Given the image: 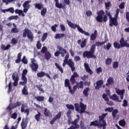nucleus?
Here are the masks:
<instances>
[{
  "instance_id": "obj_1",
  "label": "nucleus",
  "mask_w": 129,
  "mask_h": 129,
  "mask_svg": "<svg viewBox=\"0 0 129 129\" xmlns=\"http://www.w3.org/2000/svg\"><path fill=\"white\" fill-rule=\"evenodd\" d=\"M104 41L103 42H96L95 44H93L90 51L86 50L83 53V56L84 58H87V59H90V58H93V59L96 58V56L94 55V53L95 52V48H96V46L99 47V46H102V45H104L105 43L108 41V38L107 36H105Z\"/></svg>"
},
{
  "instance_id": "obj_2",
  "label": "nucleus",
  "mask_w": 129,
  "mask_h": 129,
  "mask_svg": "<svg viewBox=\"0 0 129 129\" xmlns=\"http://www.w3.org/2000/svg\"><path fill=\"white\" fill-rule=\"evenodd\" d=\"M105 13L106 15H105ZM97 16L96 18V20L98 23H102V22L106 23V22L108 21L107 16L108 17H109V21L112 19L111 14L107 10H106L105 12H104L103 10H100L97 13Z\"/></svg>"
},
{
  "instance_id": "obj_3",
  "label": "nucleus",
  "mask_w": 129,
  "mask_h": 129,
  "mask_svg": "<svg viewBox=\"0 0 129 129\" xmlns=\"http://www.w3.org/2000/svg\"><path fill=\"white\" fill-rule=\"evenodd\" d=\"M108 114V113H103L101 116H99V122L98 120H96L95 121H92L90 124V126H92V125H94V126H99V127H102L103 129L106 128V121L104 120V118L106 115Z\"/></svg>"
},
{
  "instance_id": "obj_4",
  "label": "nucleus",
  "mask_w": 129,
  "mask_h": 129,
  "mask_svg": "<svg viewBox=\"0 0 129 129\" xmlns=\"http://www.w3.org/2000/svg\"><path fill=\"white\" fill-rule=\"evenodd\" d=\"M74 106L75 107L76 111L82 114L83 113H89V112H87L86 111V107L87 106L86 105H85L82 103V102H80V105L78 103H75Z\"/></svg>"
},
{
  "instance_id": "obj_5",
  "label": "nucleus",
  "mask_w": 129,
  "mask_h": 129,
  "mask_svg": "<svg viewBox=\"0 0 129 129\" xmlns=\"http://www.w3.org/2000/svg\"><path fill=\"white\" fill-rule=\"evenodd\" d=\"M64 87L68 88L69 92L73 95L75 92L77 90V87H78V85H76L73 86V90L72 88H71V86L70 85V82L69 81V79H66L64 81Z\"/></svg>"
},
{
  "instance_id": "obj_6",
  "label": "nucleus",
  "mask_w": 129,
  "mask_h": 129,
  "mask_svg": "<svg viewBox=\"0 0 129 129\" xmlns=\"http://www.w3.org/2000/svg\"><path fill=\"white\" fill-rule=\"evenodd\" d=\"M119 11H120L119 9H117L116 10V12L114 17L111 18V20H109V27H112L113 26H115V27H117V26L118 25L117 19L118 18V14H119Z\"/></svg>"
},
{
  "instance_id": "obj_7",
  "label": "nucleus",
  "mask_w": 129,
  "mask_h": 129,
  "mask_svg": "<svg viewBox=\"0 0 129 129\" xmlns=\"http://www.w3.org/2000/svg\"><path fill=\"white\" fill-rule=\"evenodd\" d=\"M27 38L31 40V42H33L34 40V34H33V32L31 31L29 29L26 28L24 29V32L23 33V37L24 38Z\"/></svg>"
},
{
  "instance_id": "obj_8",
  "label": "nucleus",
  "mask_w": 129,
  "mask_h": 129,
  "mask_svg": "<svg viewBox=\"0 0 129 129\" xmlns=\"http://www.w3.org/2000/svg\"><path fill=\"white\" fill-rule=\"evenodd\" d=\"M57 48L58 49V51L54 53V56L55 57H59V55L60 54L61 57H65V54L68 53L67 50L60 46H57Z\"/></svg>"
},
{
  "instance_id": "obj_9",
  "label": "nucleus",
  "mask_w": 129,
  "mask_h": 129,
  "mask_svg": "<svg viewBox=\"0 0 129 129\" xmlns=\"http://www.w3.org/2000/svg\"><path fill=\"white\" fill-rule=\"evenodd\" d=\"M21 105H22V103L20 101H17L16 103H10L7 107L6 109L9 110L10 114H12V109H14V108L20 107Z\"/></svg>"
},
{
  "instance_id": "obj_10",
  "label": "nucleus",
  "mask_w": 129,
  "mask_h": 129,
  "mask_svg": "<svg viewBox=\"0 0 129 129\" xmlns=\"http://www.w3.org/2000/svg\"><path fill=\"white\" fill-rule=\"evenodd\" d=\"M66 64H67L69 67H70L72 72L75 71V63H74V61H73L72 59L70 58L69 59V61L63 60V63H62L63 67H65V66H66Z\"/></svg>"
},
{
  "instance_id": "obj_11",
  "label": "nucleus",
  "mask_w": 129,
  "mask_h": 129,
  "mask_svg": "<svg viewBox=\"0 0 129 129\" xmlns=\"http://www.w3.org/2000/svg\"><path fill=\"white\" fill-rule=\"evenodd\" d=\"M31 64H30V67L34 72H37L39 68V65L37 63V60L35 58H31Z\"/></svg>"
},
{
  "instance_id": "obj_12",
  "label": "nucleus",
  "mask_w": 129,
  "mask_h": 129,
  "mask_svg": "<svg viewBox=\"0 0 129 129\" xmlns=\"http://www.w3.org/2000/svg\"><path fill=\"white\" fill-rule=\"evenodd\" d=\"M67 22L69 27L72 28L73 29H75L76 28H77L80 33H81V34H83L84 30H83V29L81 28V27H80L79 25L77 24H74L73 23L71 22V21H69V20H67Z\"/></svg>"
},
{
  "instance_id": "obj_13",
  "label": "nucleus",
  "mask_w": 129,
  "mask_h": 129,
  "mask_svg": "<svg viewBox=\"0 0 129 129\" xmlns=\"http://www.w3.org/2000/svg\"><path fill=\"white\" fill-rule=\"evenodd\" d=\"M78 77H79V75H78L76 72H74L73 75H72L70 79V81L71 83H72V85H74V84H75V82H76L75 78H77Z\"/></svg>"
},
{
  "instance_id": "obj_14",
  "label": "nucleus",
  "mask_w": 129,
  "mask_h": 129,
  "mask_svg": "<svg viewBox=\"0 0 129 129\" xmlns=\"http://www.w3.org/2000/svg\"><path fill=\"white\" fill-rule=\"evenodd\" d=\"M62 115V112H59L55 116L52 118V120L50 121V124H54L55 121L57 120V119H59V118H61V116Z\"/></svg>"
},
{
  "instance_id": "obj_15",
  "label": "nucleus",
  "mask_w": 129,
  "mask_h": 129,
  "mask_svg": "<svg viewBox=\"0 0 129 129\" xmlns=\"http://www.w3.org/2000/svg\"><path fill=\"white\" fill-rule=\"evenodd\" d=\"M29 123V118L26 117L25 119L24 118L22 119V122H21V128L22 129H25L27 127V125H28V123Z\"/></svg>"
},
{
  "instance_id": "obj_16",
  "label": "nucleus",
  "mask_w": 129,
  "mask_h": 129,
  "mask_svg": "<svg viewBox=\"0 0 129 129\" xmlns=\"http://www.w3.org/2000/svg\"><path fill=\"white\" fill-rule=\"evenodd\" d=\"M84 66L87 73H88L90 75H92L93 74V72H92V70L90 69V67H89V64H88V63L85 62Z\"/></svg>"
},
{
  "instance_id": "obj_17",
  "label": "nucleus",
  "mask_w": 129,
  "mask_h": 129,
  "mask_svg": "<svg viewBox=\"0 0 129 129\" xmlns=\"http://www.w3.org/2000/svg\"><path fill=\"white\" fill-rule=\"evenodd\" d=\"M37 77H39V78L44 77V76H46V77H47V78H49V79H51V76H50V75H49V74H46L44 72H40L38 73L37 74Z\"/></svg>"
},
{
  "instance_id": "obj_18",
  "label": "nucleus",
  "mask_w": 129,
  "mask_h": 129,
  "mask_svg": "<svg viewBox=\"0 0 129 129\" xmlns=\"http://www.w3.org/2000/svg\"><path fill=\"white\" fill-rule=\"evenodd\" d=\"M96 86L95 87L96 90H99L100 88H101L102 85H103V81L100 80L96 82Z\"/></svg>"
},
{
  "instance_id": "obj_19",
  "label": "nucleus",
  "mask_w": 129,
  "mask_h": 129,
  "mask_svg": "<svg viewBox=\"0 0 129 129\" xmlns=\"http://www.w3.org/2000/svg\"><path fill=\"white\" fill-rule=\"evenodd\" d=\"M55 2V7L58 9H64L65 8V4H62V3L59 4V0H54Z\"/></svg>"
},
{
  "instance_id": "obj_20",
  "label": "nucleus",
  "mask_w": 129,
  "mask_h": 129,
  "mask_svg": "<svg viewBox=\"0 0 129 129\" xmlns=\"http://www.w3.org/2000/svg\"><path fill=\"white\" fill-rule=\"evenodd\" d=\"M79 121V119L76 118V119H75L73 121H72V122H71L72 124H73V125H74V127H75V128H76V129L79 128V127H80V125H79L78 124Z\"/></svg>"
},
{
  "instance_id": "obj_21",
  "label": "nucleus",
  "mask_w": 129,
  "mask_h": 129,
  "mask_svg": "<svg viewBox=\"0 0 129 129\" xmlns=\"http://www.w3.org/2000/svg\"><path fill=\"white\" fill-rule=\"evenodd\" d=\"M110 99L118 101V102H121V100H119L118 97L116 94H113L112 96H110Z\"/></svg>"
},
{
  "instance_id": "obj_22",
  "label": "nucleus",
  "mask_w": 129,
  "mask_h": 129,
  "mask_svg": "<svg viewBox=\"0 0 129 129\" xmlns=\"http://www.w3.org/2000/svg\"><path fill=\"white\" fill-rule=\"evenodd\" d=\"M22 93L23 95H29V92H28V88L27 86H24L22 91Z\"/></svg>"
},
{
  "instance_id": "obj_23",
  "label": "nucleus",
  "mask_w": 129,
  "mask_h": 129,
  "mask_svg": "<svg viewBox=\"0 0 129 129\" xmlns=\"http://www.w3.org/2000/svg\"><path fill=\"white\" fill-rule=\"evenodd\" d=\"M126 43L127 42L125 41H124V38L122 37L119 40V43H120V45H121V46L122 48L125 47V45L126 44Z\"/></svg>"
},
{
  "instance_id": "obj_24",
  "label": "nucleus",
  "mask_w": 129,
  "mask_h": 129,
  "mask_svg": "<svg viewBox=\"0 0 129 129\" xmlns=\"http://www.w3.org/2000/svg\"><path fill=\"white\" fill-rule=\"evenodd\" d=\"M34 7L35 9H37L38 10H42L44 8V5L41 4L36 3L34 5Z\"/></svg>"
},
{
  "instance_id": "obj_25",
  "label": "nucleus",
  "mask_w": 129,
  "mask_h": 129,
  "mask_svg": "<svg viewBox=\"0 0 129 129\" xmlns=\"http://www.w3.org/2000/svg\"><path fill=\"white\" fill-rule=\"evenodd\" d=\"M113 46L115 49H119L120 48H122L121 47V45H120V43L115 41L113 43Z\"/></svg>"
},
{
  "instance_id": "obj_26",
  "label": "nucleus",
  "mask_w": 129,
  "mask_h": 129,
  "mask_svg": "<svg viewBox=\"0 0 129 129\" xmlns=\"http://www.w3.org/2000/svg\"><path fill=\"white\" fill-rule=\"evenodd\" d=\"M51 57H52V55H51V53H50V52L47 51L45 52L44 54V58L45 60H49L51 59Z\"/></svg>"
},
{
  "instance_id": "obj_27",
  "label": "nucleus",
  "mask_w": 129,
  "mask_h": 129,
  "mask_svg": "<svg viewBox=\"0 0 129 129\" xmlns=\"http://www.w3.org/2000/svg\"><path fill=\"white\" fill-rule=\"evenodd\" d=\"M22 80L23 81H20L19 82V84L20 85H22V86H26V84H27V81H28V79H25L24 78H22Z\"/></svg>"
},
{
  "instance_id": "obj_28",
  "label": "nucleus",
  "mask_w": 129,
  "mask_h": 129,
  "mask_svg": "<svg viewBox=\"0 0 129 129\" xmlns=\"http://www.w3.org/2000/svg\"><path fill=\"white\" fill-rule=\"evenodd\" d=\"M55 66L60 71V73H64V71H63V69L62 68V67L60 66L58 63L55 62L54 63Z\"/></svg>"
},
{
  "instance_id": "obj_29",
  "label": "nucleus",
  "mask_w": 129,
  "mask_h": 129,
  "mask_svg": "<svg viewBox=\"0 0 129 129\" xmlns=\"http://www.w3.org/2000/svg\"><path fill=\"white\" fill-rule=\"evenodd\" d=\"M35 99L39 102L44 101L45 97L44 96H38L35 97Z\"/></svg>"
},
{
  "instance_id": "obj_30",
  "label": "nucleus",
  "mask_w": 129,
  "mask_h": 129,
  "mask_svg": "<svg viewBox=\"0 0 129 129\" xmlns=\"http://www.w3.org/2000/svg\"><path fill=\"white\" fill-rule=\"evenodd\" d=\"M17 58L18 59H17L15 60L16 63H20L22 60V52H20L17 55Z\"/></svg>"
},
{
  "instance_id": "obj_31",
  "label": "nucleus",
  "mask_w": 129,
  "mask_h": 129,
  "mask_svg": "<svg viewBox=\"0 0 129 129\" xmlns=\"http://www.w3.org/2000/svg\"><path fill=\"white\" fill-rule=\"evenodd\" d=\"M118 124L120 126H125V124H126V122H125V120L124 119H122L121 120H120L118 121Z\"/></svg>"
},
{
  "instance_id": "obj_32",
  "label": "nucleus",
  "mask_w": 129,
  "mask_h": 129,
  "mask_svg": "<svg viewBox=\"0 0 129 129\" xmlns=\"http://www.w3.org/2000/svg\"><path fill=\"white\" fill-rule=\"evenodd\" d=\"M63 37H65V34L63 33H58L55 34L54 38L55 39H61V38H63Z\"/></svg>"
},
{
  "instance_id": "obj_33",
  "label": "nucleus",
  "mask_w": 129,
  "mask_h": 129,
  "mask_svg": "<svg viewBox=\"0 0 129 129\" xmlns=\"http://www.w3.org/2000/svg\"><path fill=\"white\" fill-rule=\"evenodd\" d=\"M118 113V110L117 109H113L112 111V116L113 118H115L116 117V114Z\"/></svg>"
},
{
  "instance_id": "obj_34",
  "label": "nucleus",
  "mask_w": 129,
  "mask_h": 129,
  "mask_svg": "<svg viewBox=\"0 0 129 129\" xmlns=\"http://www.w3.org/2000/svg\"><path fill=\"white\" fill-rule=\"evenodd\" d=\"M88 91H89V88H86L84 90L83 94L85 97H88Z\"/></svg>"
},
{
  "instance_id": "obj_35",
  "label": "nucleus",
  "mask_w": 129,
  "mask_h": 129,
  "mask_svg": "<svg viewBox=\"0 0 129 129\" xmlns=\"http://www.w3.org/2000/svg\"><path fill=\"white\" fill-rule=\"evenodd\" d=\"M44 114L45 116H50L51 114V112H50V111L47 109V108H44Z\"/></svg>"
},
{
  "instance_id": "obj_36",
  "label": "nucleus",
  "mask_w": 129,
  "mask_h": 129,
  "mask_svg": "<svg viewBox=\"0 0 129 129\" xmlns=\"http://www.w3.org/2000/svg\"><path fill=\"white\" fill-rule=\"evenodd\" d=\"M116 93L118 94V95H123V94H124V92H125V90L124 89H123V90H117L116 91Z\"/></svg>"
},
{
  "instance_id": "obj_37",
  "label": "nucleus",
  "mask_w": 129,
  "mask_h": 129,
  "mask_svg": "<svg viewBox=\"0 0 129 129\" xmlns=\"http://www.w3.org/2000/svg\"><path fill=\"white\" fill-rule=\"evenodd\" d=\"M87 41V39H85L81 43V47L82 48H85L86 46V42Z\"/></svg>"
},
{
  "instance_id": "obj_38",
  "label": "nucleus",
  "mask_w": 129,
  "mask_h": 129,
  "mask_svg": "<svg viewBox=\"0 0 129 129\" xmlns=\"http://www.w3.org/2000/svg\"><path fill=\"white\" fill-rule=\"evenodd\" d=\"M48 37V33L46 32L44 33L41 37V41L42 42H44L47 39Z\"/></svg>"
},
{
  "instance_id": "obj_39",
  "label": "nucleus",
  "mask_w": 129,
  "mask_h": 129,
  "mask_svg": "<svg viewBox=\"0 0 129 129\" xmlns=\"http://www.w3.org/2000/svg\"><path fill=\"white\" fill-rule=\"evenodd\" d=\"M12 78L14 81H18L19 80V77L17 75V73H14L12 75Z\"/></svg>"
},
{
  "instance_id": "obj_40",
  "label": "nucleus",
  "mask_w": 129,
  "mask_h": 129,
  "mask_svg": "<svg viewBox=\"0 0 129 129\" xmlns=\"http://www.w3.org/2000/svg\"><path fill=\"white\" fill-rule=\"evenodd\" d=\"M47 14V8H43L41 11V15L42 17H44Z\"/></svg>"
},
{
  "instance_id": "obj_41",
  "label": "nucleus",
  "mask_w": 129,
  "mask_h": 129,
  "mask_svg": "<svg viewBox=\"0 0 129 129\" xmlns=\"http://www.w3.org/2000/svg\"><path fill=\"white\" fill-rule=\"evenodd\" d=\"M27 73H28V70L27 69L23 70L22 72V78L27 79V77H26V75H27Z\"/></svg>"
},
{
  "instance_id": "obj_42",
  "label": "nucleus",
  "mask_w": 129,
  "mask_h": 129,
  "mask_svg": "<svg viewBox=\"0 0 129 129\" xmlns=\"http://www.w3.org/2000/svg\"><path fill=\"white\" fill-rule=\"evenodd\" d=\"M105 9H106L107 11H109V8L111 7V3H110V2L107 3H105Z\"/></svg>"
},
{
  "instance_id": "obj_43",
  "label": "nucleus",
  "mask_w": 129,
  "mask_h": 129,
  "mask_svg": "<svg viewBox=\"0 0 129 129\" xmlns=\"http://www.w3.org/2000/svg\"><path fill=\"white\" fill-rule=\"evenodd\" d=\"M66 107H67L68 108V109H69V110H70L71 109V110H74L75 107L72 104H67L66 105Z\"/></svg>"
},
{
  "instance_id": "obj_44",
  "label": "nucleus",
  "mask_w": 129,
  "mask_h": 129,
  "mask_svg": "<svg viewBox=\"0 0 129 129\" xmlns=\"http://www.w3.org/2000/svg\"><path fill=\"white\" fill-rule=\"evenodd\" d=\"M41 117V113L40 112H37V114L35 115V118L37 120V121H39L40 120V118Z\"/></svg>"
},
{
  "instance_id": "obj_45",
  "label": "nucleus",
  "mask_w": 129,
  "mask_h": 129,
  "mask_svg": "<svg viewBox=\"0 0 129 129\" xmlns=\"http://www.w3.org/2000/svg\"><path fill=\"white\" fill-rule=\"evenodd\" d=\"M30 3H31V2H30L29 1H27L25 2H24V3L23 5V8H28H28H30V5H29Z\"/></svg>"
},
{
  "instance_id": "obj_46",
  "label": "nucleus",
  "mask_w": 129,
  "mask_h": 129,
  "mask_svg": "<svg viewBox=\"0 0 129 129\" xmlns=\"http://www.w3.org/2000/svg\"><path fill=\"white\" fill-rule=\"evenodd\" d=\"M111 62H112V59L110 58H107L105 60L106 65H110V64H111Z\"/></svg>"
},
{
  "instance_id": "obj_47",
  "label": "nucleus",
  "mask_w": 129,
  "mask_h": 129,
  "mask_svg": "<svg viewBox=\"0 0 129 129\" xmlns=\"http://www.w3.org/2000/svg\"><path fill=\"white\" fill-rule=\"evenodd\" d=\"M110 48H111V43H108V44H107L106 45V46L105 45L104 46V49L107 50V51H108L109 49H110Z\"/></svg>"
},
{
  "instance_id": "obj_48",
  "label": "nucleus",
  "mask_w": 129,
  "mask_h": 129,
  "mask_svg": "<svg viewBox=\"0 0 129 129\" xmlns=\"http://www.w3.org/2000/svg\"><path fill=\"white\" fill-rule=\"evenodd\" d=\"M42 47V44L40 41H38L36 44V48L38 50H40Z\"/></svg>"
},
{
  "instance_id": "obj_49",
  "label": "nucleus",
  "mask_w": 129,
  "mask_h": 129,
  "mask_svg": "<svg viewBox=\"0 0 129 129\" xmlns=\"http://www.w3.org/2000/svg\"><path fill=\"white\" fill-rule=\"evenodd\" d=\"M18 19H19V16L17 15L10 16L8 18L10 21H11V20H18Z\"/></svg>"
},
{
  "instance_id": "obj_50",
  "label": "nucleus",
  "mask_w": 129,
  "mask_h": 129,
  "mask_svg": "<svg viewBox=\"0 0 129 129\" xmlns=\"http://www.w3.org/2000/svg\"><path fill=\"white\" fill-rule=\"evenodd\" d=\"M107 82L109 83V84L111 85L113 83V78L112 77H109L107 80Z\"/></svg>"
},
{
  "instance_id": "obj_51",
  "label": "nucleus",
  "mask_w": 129,
  "mask_h": 129,
  "mask_svg": "<svg viewBox=\"0 0 129 129\" xmlns=\"http://www.w3.org/2000/svg\"><path fill=\"white\" fill-rule=\"evenodd\" d=\"M11 44L12 45H16V44H18V39H16V38H13L11 40Z\"/></svg>"
},
{
  "instance_id": "obj_52",
  "label": "nucleus",
  "mask_w": 129,
  "mask_h": 129,
  "mask_svg": "<svg viewBox=\"0 0 129 129\" xmlns=\"http://www.w3.org/2000/svg\"><path fill=\"white\" fill-rule=\"evenodd\" d=\"M113 111V107H108V108H106L105 109V112H112V111Z\"/></svg>"
},
{
  "instance_id": "obj_53",
  "label": "nucleus",
  "mask_w": 129,
  "mask_h": 129,
  "mask_svg": "<svg viewBox=\"0 0 129 129\" xmlns=\"http://www.w3.org/2000/svg\"><path fill=\"white\" fill-rule=\"evenodd\" d=\"M7 12H9V13H11V14H14L15 13V9L13 7H11L8 9H7Z\"/></svg>"
},
{
  "instance_id": "obj_54",
  "label": "nucleus",
  "mask_w": 129,
  "mask_h": 129,
  "mask_svg": "<svg viewBox=\"0 0 129 129\" xmlns=\"http://www.w3.org/2000/svg\"><path fill=\"white\" fill-rule=\"evenodd\" d=\"M21 61H22V63H24V64H28V59H27L26 56H23Z\"/></svg>"
},
{
  "instance_id": "obj_55",
  "label": "nucleus",
  "mask_w": 129,
  "mask_h": 129,
  "mask_svg": "<svg viewBox=\"0 0 129 129\" xmlns=\"http://www.w3.org/2000/svg\"><path fill=\"white\" fill-rule=\"evenodd\" d=\"M118 67V61L113 62V68L116 69Z\"/></svg>"
},
{
  "instance_id": "obj_56",
  "label": "nucleus",
  "mask_w": 129,
  "mask_h": 129,
  "mask_svg": "<svg viewBox=\"0 0 129 129\" xmlns=\"http://www.w3.org/2000/svg\"><path fill=\"white\" fill-rule=\"evenodd\" d=\"M80 127L81 129H87L86 128V126H85V125H84V123L83 122V121H82V120L80 121Z\"/></svg>"
},
{
  "instance_id": "obj_57",
  "label": "nucleus",
  "mask_w": 129,
  "mask_h": 129,
  "mask_svg": "<svg viewBox=\"0 0 129 129\" xmlns=\"http://www.w3.org/2000/svg\"><path fill=\"white\" fill-rule=\"evenodd\" d=\"M8 93H10L12 92V82H10L8 84Z\"/></svg>"
},
{
  "instance_id": "obj_58",
  "label": "nucleus",
  "mask_w": 129,
  "mask_h": 129,
  "mask_svg": "<svg viewBox=\"0 0 129 129\" xmlns=\"http://www.w3.org/2000/svg\"><path fill=\"white\" fill-rule=\"evenodd\" d=\"M97 37V35L95 34H93V33L91 35L90 39L91 41H94L96 39V37Z\"/></svg>"
},
{
  "instance_id": "obj_59",
  "label": "nucleus",
  "mask_w": 129,
  "mask_h": 129,
  "mask_svg": "<svg viewBox=\"0 0 129 129\" xmlns=\"http://www.w3.org/2000/svg\"><path fill=\"white\" fill-rule=\"evenodd\" d=\"M47 51L48 50L47 49V47L46 46H44L41 49V53L45 54L46 53H47V52H48Z\"/></svg>"
},
{
  "instance_id": "obj_60",
  "label": "nucleus",
  "mask_w": 129,
  "mask_h": 129,
  "mask_svg": "<svg viewBox=\"0 0 129 129\" xmlns=\"http://www.w3.org/2000/svg\"><path fill=\"white\" fill-rule=\"evenodd\" d=\"M42 85H40L39 86H36L37 88H38V90L39 91H41V92H42V93H44V92H45V91H44V90L43 89V88H41V87H42Z\"/></svg>"
},
{
  "instance_id": "obj_61",
  "label": "nucleus",
  "mask_w": 129,
  "mask_h": 129,
  "mask_svg": "<svg viewBox=\"0 0 129 129\" xmlns=\"http://www.w3.org/2000/svg\"><path fill=\"white\" fill-rule=\"evenodd\" d=\"M122 105L123 107H126V106L128 105V104L127 103V101L125 99H124Z\"/></svg>"
},
{
  "instance_id": "obj_62",
  "label": "nucleus",
  "mask_w": 129,
  "mask_h": 129,
  "mask_svg": "<svg viewBox=\"0 0 129 129\" xmlns=\"http://www.w3.org/2000/svg\"><path fill=\"white\" fill-rule=\"evenodd\" d=\"M57 26L58 25H57V24H54L51 27V30L54 33L56 32V31H57V29L56 28V27H57Z\"/></svg>"
},
{
  "instance_id": "obj_63",
  "label": "nucleus",
  "mask_w": 129,
  "mask_h": 129,
  "mask_svg": "<svg viewBox=\"0 0 129 129\" xmlns=\"http://www.w3.org/2000/svg\"><path fill=\"white\" fill-rule=\"evenodd\" d=\"M84 86V83L82 81H80L78 84V88H83Z\"/></svg>"
},
{
  "instance_id": "obj_64",
  "label": "nucleus",
  "mask_w": 129,
  "mask_h": 129,
  "mask_svg": "<svg viewBox=\"0 0 129 129\" xmlns=\"http://www.w3.org/2000/svg\"><path fill=\"white\" fill-rule=\"evenodd\" d=\"M19 31L17 28H13L11 30L12 33H19Z\"/></svg>"
}]
</instances>
